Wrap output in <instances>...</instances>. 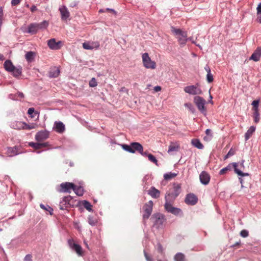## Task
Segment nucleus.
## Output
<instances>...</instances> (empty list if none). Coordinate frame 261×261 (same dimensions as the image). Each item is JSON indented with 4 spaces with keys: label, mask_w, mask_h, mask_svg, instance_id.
I'll return each mask as SVG.
<instances>
[{
    "label": "nucleus",
    "mask_w": 261,
    "mask_h": 261,
    "mask_svg": "<svg viewBox=\"0 0 261 261\" xmlns=\"http://www.w3.org/2000/svg\"><path fill=\"white\" fill-rule=\"evenodd\" d=\"M231 166L233 167L234 170L236 173L238 174L239 175H240L241 176H248L249 174L247 173H243L241 170H239L238 169V163H233L231 164H229L227 167L222 169L220 171V174L223 175L225 174L228 171H230L231 169Z\"/></svg>",
    "instance_id": "1"
},
{
    "label": "nucleus",
    "mask_w": 261,
    "mask_h": 261,
    "mask_svg": "<svg viewBox=\"0 0 261 261\" xmlns=\"http://www.w3.org/2000/svg\"><path fill=\"white\" fill-rule=\"evenodd\" d=\"M143 64L144 67L148 69H154L156 63L151 60L147 53H144L142 56Z\"/></svg>",
    "instance_id": "2"
},
{
    "label": "nucleus",
    "mask_w": 261,
    "mask_h": 261,
    "mask_svg": "<svg viewBox=\"0 0 261 261\" xmlns=\"http://www.w3.org/2000/svg\"><path fill=\"white\" fill-rule=\"evenodd\" d=\"M184 91L191 95H199L202 94V90L199 88L198 84L185 87L184 88Z\"/></svg>",
    "instance_id": "3"
},
{
    "label": "nucleus",
    "mask_w": 261,
    "mask_h": 261,
    "mask_svg": "<svg viewBox=\"0 0 261 261\" xmlns=\"http://www.w3.org/2000/svg\"><path fill=\"white\" fill-rule=\"evenodd\" d=\"M73 200L70 196H65L60 202L59 207L61 210H64L68 207L73 206Z\"/></svg>",
    "instance_id": "4"
},
{
    "label": "nucleus",
    "mask_w": 261,
    "mask_h": 261,
    "mask_svg": "<svg viewBox=\"0 0 261 261\" xmlns=\"http://www.w3.org/2000/svg\"><path fill=\"white\" fill-rule=\"evenodd\" d=\"M60 192L71 193V190H73L75 188V185L72 182H65L60 185Z\"/></svg>",
    "instance_id": "5"
},
{
    "label": "nucleus",
    "mask_w": 261,
    "mask_h": 261,
    "mask_svg": "<svg viewBox=\"0 0 261 261\" xmlns=\"http://www.w3.org/2000/svg\"><path fill=\"white\" fill-rule=\"evenodd\" d=\"M68 244L70 248L74 250L79 255H83V252L82 247L80 245L75 243L74 240L72 239L68 240Z\"/></svg>",
    "instance_id": "6"
},
{
    "label": "nucleus",
    "mask_w": 261,
    "mask_h": 261,
    "mask_svg": "<svg viewBox=\"0 0 261 261\" xmlns=\"http://www.w3.org/2000/svg\"><path fill=\"white\" fill-rule=\"evenodd\" d=\"M194 102L199 111L203 112L205 110L204 107L205 100L204 98L201 97L196 96L194 98Z\"/></svg>",
    "instance_id": "7"
},
{
    "label": "nucleus",
    "mask_w": 261,
    "mask_h": 261,
    "mask_svg": "<svg viewBox=\"0 0 261 261\" xmlns=\"http://www.w3.org/2000/svg\"><path fill=\"white\" fill-rule=\"evenodd\" d=\"M153 202L149 201L147 203H146L144 207V213L143 215L144 219H147L150 216L152 211Z\"/></svg>",
    "instance_id": "8"
},
{
    "label": "nucleus",
    "mask_w": 261,
    "mask_h": 261,
    "mask_svg": "<svg viewBox=\"0 0 261 261\" xmlns=\"http://www.w3.org/2000/svg\"><path fill=\"white\" fill-rule=\"evenodd\" d=\"M99 46L100 44L98 41H88L83 43V47L85 49H97Z\"/></svg>",
    "instance_id": "9"
},
{
    "label": "nucleus",
    "mask_w": 261,
    "mask_h": 261,
    "mask_svg": "<svg viewBox=\"0 0 261 261\" xmlns=\"http://www.w3.org/2000/svg\"><path fill=\"white\" fill-rule=\"evenodd\" d=\"M165 208L168 212L175 215H178L181 212V210L180 208L173 207L171 203L167 202H165Z\"/></svg>",
    "instance_id": "10"
},
{
    "label": "nucleus",
    "mask_w": 261,
    "mask_h": 261,
    "mask_svg": "<svg viewBox=\"0 0 261 261\" xmlns=\"http://www.w3.org/2000/svg\"><path fill=\"white\" fill-rule=\"evenodd\" d=\"M48 137V132L46 130H41L36 134L35 136V139L37 141L41 142L47 139Z\"/></svg>",
    "instance_id": "11"
},
{
    "label": "nucleus",
    "mask_w": 261,
    "mask_h": 261,
    "mask_svg": "<svg viewBox=\"0 0 261 261\" xmlns=\"http://www.w3.org/2000/svg\"><path fill=\"white\" fill-rule=\"evenodd\" d=\"M199 179L203 185H207L210 182L211 176L208 173L203 171L200 174Z\"/></svg>",
    "instance_id": "12"
},
{
    "label": "nucleus",
    "mask_w": 261,
    "mask_h": 261,
    "mask_svg": "<svg viewBox=\"0 0 261 261\" xmlns=\"http://www.w3.org/2000/svg\"><path fill=\"white\" fill-rule=\"evenodd\" d=\"M20 150V148L16 146L13 147H8L7 149L6 154L9 156H13L21 153V151Z\"/></svg>",
    "instance_id": "13"
},
{
    "label": "nucleus",
    "mask_w": 261,
    "mask_h": 261,
    "mask_svg": "<svg viewBox=\"0 0 261 261\" xmlns=\"http://www.w3.org/2000/svg\"><path fill=\"white\" fill-rule=\"evenodd\" d=\"M47 44L49 47L51 49L57 50L61 48L62 45L61 41L56 42V39L53 38L48 41Z\"/></svg>",
    "instance_id": "14"
},
{
    "label": "nucleus",
    "mask_w": 261,
    "mask_h": 261,
    "mask_svg": "<svg viewBox=\"0 0 261 261\" xmlns=\"http://www.w3.org/2000/svg\"><path fill=\"white\" fill-rule=\"evenodd\" d=\"M185 201L188 204L193 205L197 203V198L194 194L190 193L187 195Z\"/></svg>",
    "instance_id": "15"
},
{
    "label": "nucleus",
    "mask_w": 261,
    "mask_h": 261,
    "mask_svg": "<svg viewBox=\"0 0 261 261\" xmlns=\"http://www.w3.org/2000/svg\"><path fill=\"white\" fill-rule=\"evenodd\" d=\"M261 57V47H257L254 51L251 57L249 58L250 60H253L257 62L260 60Z\"/></svg>",
    "instance_id": "16"
},
{
    "label": "nucleus",
    "mask_w": 261,
    "mask_h": 261,
    "mask_svg": "<svg viewBox=\"0 0 261 261\" xmlns=\"http://www.w3.org/2000/svg\"><path fill=\"white\" fill-rule=\"evenodd\" d=\"M59 11L61 15V19L63 20H67L70 16V13L67 8L65 6L60 7Z\"/></svg>",
    "instance_id": "17"
},
{
    "label": "nucleus",
    "mask_w": 261,
    "mask_h": 261,
    "mask_svg": "<svg viewBox=\"0 0 261 261\" xmlns=\"http://www.w3.org/2000/svg\"><path fill=\"white\" fill-rule=\"evenodd\" d=\"M147 193L153 198H158L160 196V191L154 187H151L147 191Z\"/></svg>",
    "instance_id": "18"
},
{
    "label": "nucleus",
    "mask_w": 261,
    "mask_h": 261,
    "mask_svg": "<svg viewBox=\"0 0 261 261\" xmlns=\"http://www.w3.org/2000/svg\"><path fill=\"white\" fill-rule=\"evenodd\" d=\"M172 33L176 36L177 38L179 37H187V33L179 29H176L173 27L171 28Z\"/></svg>",
    "instance_id": "19"
},
{
    "label": "nucleus",
    "mask_w": 261,
    "mask_h": 261,
    "mask_svg": "<svg viewBox=\"0 0 261 261\" xmlns=\"http://www.w3.org/2000/svg\"><path fill=\"white\" fill-rule=\"evenodd\" d=\"M18 123L20 125V128L22 129H32L35 128L37 127V124L36 123H31L28 124L25 122H18Z\"/></svg>",
    "instance_id": "20"
},
{
    "label": "nucleus",
    "mask_w": 261,
    "mask_h": 261,
    "mask_svg": "<svg viewBox=\"0 0 261 261\" xmlns=\"http://www.w3.org/2000/svg\"><path fill=\"white\" fill-rule=\"evenodd\" d=\"M154 218H155V224L158 225L159 226L162 225L165 221L164 215L160 214L155 215Z\"/></svg>",
    "instance_id": "21"
},
{
    "label": "nucleus",
    "mask_w": 261,
    "mask_h": 261,
    "mask_svg": "<svg viewBox=\"0 0 261 261\" xmlns=\"http://www.w3.org/2000/svg\"><path fill=\"white\" fill-rule=\"evenodd\" d=\"M55 129L58 133H62L65 130V125L62 122H55Z\"/></svg>",
    "instance_id": "22"
},
{
    "label": "nucleus",
    "mask_w": 261,
    "mask_h": 261,
    "mask_svg": "<svg viewBox=\"0 0 261 261\" xmlns=\"http://www.w3.org/2000/svg\"><path fill=\"white\" fill-rule=\"evenodd\" d=\"M60 73V70L56 67H53L49 72V76L50 77H56Z\"/></svg>",
    "instance_id": "23"
},
{
    "label": "nucleus",
    "mask_w": 261,
    "mask_h": 261,
    "mask_svg": "<svg viewBox=\"0 0 261 261\" xmlns=\"http://www.w3.org/2000/svg\"><path fill=\"white\" fill-rule=\"evenodd\" d=\"M4 66L5 69L9 72H12L15 67L11 61L10 60H6L4 63Z\"/></svg>",
    "instance_id": "24"
},
{
    "label": "nucleus",
    "mask_w": 261,
    "mask_h": 261,
    "mask_svg": "<svg viewBox=\"0 0 261 261\" xmlns=\"http://www.w3.org/2000/svg\"><path fill=\"white\" fill-rule=\"evenodd\" d=\"M39 30L37 23H32L28 27V33L35 34Z\"/></svg>",
    "instance_id": "25"
},
{
    "label": "nucleus",
    "mask_w": 261,
    "mask_h": 261,
    "mask_svg": "<svg viewBox=\"0 0 261 261\" xmlns=\"http://www.w3.org/2000/svg\"><path fill=\"white\" fill-rule=\"evenodd\" d=\"M132 147L133 148V150L135 151V152L136 151L139 152H141L142 151V148L143 146L142 145L138 142H133L132 143Z\"/></svg>",
    "instance_id": "26"
},
{
    "label": "nucleus",
    "mask_w": 261,
    "mask_h": 261,
    "mask_svg": "<svg viewBox=\"0 0 261 261\" xmlns=\"http://www.w3.org/2000/svg\"><path fill=\"white\" fill-rule=\"evenodd\" d=\"M255 127L254 126H251L248 129L247 132L245 134V140H248L252 136V135L254 133L255 130Z\"/></svg>",
    "instance_id": "27"
},
{
    "label": "nucleus",
    "mask_w": 261,
    "mask_h": 261,
    "mask_svg": "<svg viewBox=\"0 0 261 261\" xmlns=\"http://www.w3.org/2000/svg\"><path fill=\"white\" fill-rule=\"evenodd\" d=\"M175 194L173 193H167L165 195L166 202L171 203L174 201L177 197H174Z\"/></svg>",
    "instance_id": "28"
},
{
    "label": "nucleus",
    "mask_w": 261,
    "mask_h": 261,
    "mask_svg": "<svg viewBox=\"0 0 261 261\" xmlns=\"http://www.w3.org/2000/svg\"><path fill=\"white\" fill-rule=\"evenodd\" d=\"M179 147V146L178 144L171 142L169 146L168 152L170 153L172 152L177 151H178Z\"/></svg>",
    "instance_id": "29"
},
{
    "label": "nucleus",
    "mask_w": 261,
    "mask_h": 261,
    "mask_svg": "<svg viewBox=\"0 0 261 261\" xmlns=\"http://www.w3.org/2000/svg\"><path fill=\"white\" fill-rule=\"evenodd\" d=\"M191 143L194 147L198 149H202L203 148V145L198 139H194L192 140Z\"/></svg>",
    "instance_id": "30"
},
{
    "label": "nucleus",
    "mask_w": 261,
    "mask_h": 261,
    "mask_svg": "<svg viewBox=\"0 0 261 261\" xmlns=\"http://www.w3.org/2000/svg\"><path fill=\"white\" fill-rule=\"evenodd\" d=\"M74 193L78 196H82L84 194V189L81 186H77L75 185V188H73V190Z\"/></svg>",
    "instance_id": "31"
},
{
    "label": "nucleus",
    "mask_w": 261,
    "mask_h": 261,
    "mask_svg": "<svg viewBox=\"0 0 261 261\" xmlns=\"http://www.w3.org/2000/svg\"><path fill=\"white\" fill-rule=\"evenodd\" d=\"M181 186L180 184H174L173 185V193L175 194L174 197H177L180 192Z\"/></svg>",
    "instance_id": "32"
},
{
    "label": "nucleus",
    "mask_w": 261,
    "mask_h": 261,
    "mask_svg": "<svg viewBox=\"0 0 261 261\" xmlns=\"http://www.w3.org/2000/svg\"><path fill=\"white\" fill-rule=\"evenodd\" d=\"M178 173L169 172L164 175V178L166 180H170L177 175Z\"/></svg>",
    "instance_id": "33"
},
{
    "label": "nucleus",
    "mask_w": 261,
    "mask_h": 261,
    "mask_svg": "<svg viewBox=\"0 0 261 261\" xmlns=\"http://www.w3.org/2000/svg\"><path fill=\"white\" fill-rule=\"evenodd\" d=\"M122 148L125 151H128L130 153H134L135 151L133 150V148L132 147V143L129 145L127 144H123L122 145Z\"/></svg>",
    "instance_id": "34"
},
{
    "label": "nucleus",
    "mask_w": 261,
    "mask_h": 261,
    "mask_svg": "<svg viewBox=\"0 0 261 261\" xmlns=\"http://www.w3.org/2000/svg\"><path fill=\"white\" fill-rule=\"evenodd\" d=\"M185 255L181 253H178L174 256L175 261H185Z\"/></svg>",
    "instance_id": "35"
},
{
    "label": "nucleus",
    "mask_w": 261,
    "mask_h": 261,
    "mask_svg": "<svg viewBox=\"0 0 261 261\" xmlns=\"http://www.w3.org/2000/svg\"><path fill=\"white\" fill-rule=\"evenodd\" d=\"M34 57V53L33 51L28 52L25 55V58L28 62H31Z\"/></svg>",
    "instance_id": "36"
},
{
    "label": "nucleus",
    "mask_w": 261,
    "mask_h": 261,
    "mask_svg": "<svg viewBox=\"0 0 261 261\" xmlns=\"http://www.w3.org/2000/svg\"><path fill=\"white\" fill-rule=\"evenodd\" d=\"M253 117L255 123H257L260 119L259 111H253Z\"/></svg>",
    "instance_id": "37"
},
{
    "label": "nucleus",
    "mask_w": 261,
    "mask_h": 261,
    "mask_svg": "<svg viewBox=\"0 0 261 261\" xmlns=\"http://www.w3.org/2000/svg\"><path fill=\"white\" fill-rule=\"evenodd\" d=\"M13 73V75L15 76H19L22 72V68H16L14 67V69L12 71Z\"/></svg>",
    "instance_id": "38"
},
{
    "label": "nucleus",
    "mask_w": 261,
    "mask_h": 261,
    "mask_svg": "<svg viewBox=\"0 0 261 261\" xmlns=\"http://www.w3.org/2000/svg\"><path fill=\"white\" fill-rule=\"evenodd\" d=\"M38 27L39 30L42 29H45L47 28V27L48 25V23L46 21H43V22L40 23H37Z\"/></svg>",
    "instance_id": "39"
},
{
    "label": "nucleus",
    "mask_w": 261,
    "mask_h": 261,
    "mask_svg": "<svg viewBox=\"0 0 261 261\" xmlns=\"http://www.w3.org/2000/svg\"><path fill=\"white\" fill-rule=\"evenodd\" d=\"M84 207L89 211H92V205L87 201H84L83 203Z\"/></svg>",
    "instance_id": "40"
},
{
    "label": "nucleus",
    "mask_w": 261,
    "mask_h": 261,
    "mask_svg": "<svg viewBox=\"0 0 261 261\" xmlns=\"http://www.w3.org/2000/svg\"><path fill=\"white\" fill-rule=\"evenodd\" d=\"M258 105H259V100H255L252 101V105L253 106L252 107V110L253 111H259L258 110Z\"/></svg>",
    "instance_id": "41"
},
{
    "label": "nucleus",
    "mask_w": 261,
    "mask_h": 261,
    "mask_svg": "<svg viewBox=\"0 0 261 261\" xmlns=\"http://www.w3.org/2000/svg\"><path fill=\"white\" fill-rule=\"evenodd\" d=\"M88 223L91 225L94 226L97 223V220L93 217L89 216L88 218Z\"/></svg>",
    "instance_id": "42"
},
{
    "label": "nucleus",
    "mask_w": 261,
    "mask_h": 261,
    "mask_svg": "<svg viewBox=\"0 0 261 261\" xmlns=\"http://www.w3.org/2000/svg\"><path fill=\"white\" fill-rule=\"evenodd\" d=\"M177 39H178V41L179 44H180L181 45H184L186 44L187 41V37H181L180 36L179 38H178Z\"/></svg>",
    "instance_id": "43"
},
{
    "label": "nucleus",
    "mask_w": 261,
    "mask_h": 261,
    "mask_svg": "<svg viewBox=\"0 0 261 261\" xmlns=\"http://www.w3.org/2000/svg\"><path fill=\"white\" fill-rule=\"evenodd\" d=\"M40 206L43 210H45L46 211H48L49 212V213L50 214H51V212L53 211V209L50 206H49L48 205H47L46 206H45L43 204H40Z\"/></svg>",
    "instance_id": "44"
},
{
    "label": "nucleus",
    "mask_w": 261,
    "mask_h": 261,
    "mask_svg": "<svg viewBox=\"0 0 261 261\" xmlns=\"http://www.w3.org/2000/svg\"><path fill=\"white\" fill-rule=\"evenodd\" d=\"M89 86L91 87H95L97 86V83L94 77L92 78L89 83Z\"/></svg>",
    "instance_id": "45"
},
{
    "label": "nucleus",
    "mask_w": 261,
    "mask_h": 261,
    "mask_svg": "<svg viewBox=\"0 0 261 261\" xmlns=\"http://www.w3.org/2000/svg\"><path fill=\"white\" fill-rule=\"evenodd\" d=\"M148 158L150 161L157 165L158 160L152 154H149V155H148Z\"/></svg>",
    "instance_id": "46"
},
{
    "label": "nucleus",
    "mask_w": 261,
    "mask_h": 261,
    "mask_svg": "<svg viewBox=\"0 0 261 261\" xmlns=\"http://www.w3.org/2000/svg\"><path fill=\"white\" fill-rule=\"evenodd\" d=\"M213 80H214L213 75L211 73V72L207 73L206 80H207V82L211 83L213 81Z\"/></svg>",
    "instance_id": "47"
},
{
    "label": "nucleus",
    "mask_w": 261,
    "mask_h": 261,
    "mask_svg": "<svg viewBox=\"0 0 261 261\" xmlns=\"http://www.w3.org/2000/svg\"><path fill=\"white\" fill-rule=\"evenodd\" d=\"M185 106L191 112L194 113V109L191 103H185Z\"/></svg>",
    "instance_id": "48"
},
{
    "label": "nucleus",
    "mask_w": 261,
    "mask_h": 261,
    "mask_svg": "<svg viewBox=\"0 0 261 261\" xmlns=\"http://www.w3.org/2000/svg\"><path fill=\"white\" fill-rule=\"evenodd\" d=\"M29 145H30V146L33 147V148H34L36 149H40V143L31 142V143H30Z\"/></svg>",
    "instance_id": "49"
},
{
    "label": "nucleus",
    "mask_w": 261,
    "mask_h": 261,
    "mask_svg": "<svg viewBox=\"0 0 261 261\" xmlns=\"http://www.w3.org/2000/svg\"><path fill=\"white\" fill-rule=\"evenodd\" d=\"M235 153V151L233 149L231 148L228 151V153L226 155L225 159H227L233 155Z\"/></svg>",
    "instance_id": "50"
},
{
    "label": "nucleus",
    "mask_w": 261,
    "mask_h": 261,
    "mask_svg": "<svg viewBox=\"0 0 261 261\" xmlns=\"http://www.w3.org/2000/svg\"><path fill=\"white\" fill-rule=\"evenodd\" d=\"M240 235L243 238L247 237L249 235L248 231L246 230H242L240 232Z\"/></svg>",
    "instance_id": "51"
},
{
    "label": "nucleus",
    "mask_w": 261,
    "mask_h": 261,
    "mask_svg": "<svg viewBox=\"0 0 261 261\" xmlns=\"http://www.w3.org/2000/svg\"><path fill=\"white\" fill-rule=\"evenodd\" d=\"M21 1V0H12L11 1V4L12 6H16L17 5H18L20 2Z\"/></svg>",
    "instance_id": "52"
},
{
    "label": "nucleus",
    "mask_w": 261,
    "mask_h": 261,
    "mask_svg": "<svg viewBox=\"0 0 261 261\" xmlns=\"http://www.w3.org/2000/svg\"><path fill=\"white\" fill-rule=\"evenodd\" d=\"M49 145L48 142L40 143V147L42 148L43 147H46L49 146Z\"/></svg>",
    "instance_id": "53"
},
{
    "label": "nucleus",
    "mask_w": 261,
    "mask_h": 261,
    "mask_svg": "<svg viewBox=\"0 0 261 261\" xmlns=\"http://www.w3.org/2000/svg\"><path fill=\"white\" fill-rule=\"evenodd\" d=\"M24 261H32V255L30 254H28L25 256Z\"/></svg>",
    "instance_id": "54"
},
{
    "label": "nucleus",
    "mask_w": 261,
    "mask_h": 261,
    "mask_svg": "<svg viewBox=\"0 0 261 261\" xmlns=\"http://www.w3.org/2000/svg\"><path fill=\"white\" fill-rule=\"evenodd\" d=\"M106 12L112 13L113 14H114L115 15L116 14V11L114 10H113V9L107 8V9H106Z\"/></svg>",
    "instance_id": "55"
},
{
    "label": "nucleus",
    "mask_w": 261,
    "mask_h": 261,
    "mask_svg": "<svg viewBox=\"0 0 261 261\" xmlns=\"http://www.w3.org/2000/svg\"><path fill=\"white\" fill-rule=\"evenodd\" d=\"M145 258L147 261H152V259L150 256H149L146 252H144Z\"/></svg>",
    "instance_id": "56"
},
{
    "label": "nucleus",
    "mask_w": 261,
    "mask_h": 261,
    "mask_svg": "<svg viewBox=\"0 0 261 261\" xmlns=\"http://www.w3.org/2000/svg\"><path fill=\"white\" fill-rule=\"evenodd\" d=\"M256 20L257 22L261 23V13H257Z\"/></svg>",
    "instance_id": "57"
},
{
    "label": "nucleus",
    "mask_w": 261,
    "mask_h": 261,
    "mask_svg": "<svg viewBox=\"0 0 261 261\" xmlns=\"http://www.w3.org/2000/svg\"><path fill=\"white\" fill-rule=\"evenodd\" d=\"M257 10V13H261V3H260L256 8Z\"/></svg>",
    "instance_id": "58"
},
{
    "label": "nucleus",
    "mask_w": 261,
    "mask_h": 261,
    "mask_svg": "<svg viewBox=\"0 0 261 261\" xmlns=\"http://www.w3.org/2000/svg\"><path fill=\"white\" fill-rule=\"evenodd\" d=\"M34 112V109L33 108H29L28 111V113L29 115L32 114Z\"/></svg>",
    "instance_id": "59"
},
{
    "label": "nucleus",
    "mask_w": 261,
    "mask_h": 261,
    "mask_svg": "<svg viewBox=\"0 0 261 261\" xmlns=\"http://www.w3.org/2000/svg\"><path fill=\"white\" fill-rule=\"evenodd\" d=\"M141 155H142L143 156H147L148 157V155H149V154L147 152H144L143 151V148H142V151H141V152H139Z\"/></svg>",
    "instance_id": "60"
},
{
    "label": "nucleus",
    "mask_w": 261,
    "mask_h": 261,
    "mask_svg": "<svg viewBox=\"0 0 261 261\" xmlns=\"http://www.w3.org/2000/svg\"><path fill=\"white\" fill-rule=\"evenodd\" d=\"M154 90L155 91V92H159V91H160L161 90V87L160 86H155L154 87Z\"/></svg>",
    "instance_id": "61"
},
{
    "label": "nucleus",
    "mask_w": 261,
    "mask_h": 261,
    "mask_svg": "<svg viewBox=\"0 0 261 261\" xmlns=\"http://www.w3.org/2000/svg\"><path fill=\"white\" fill-rule=\"evenodd\" d=\"M204 69L205 70L207 73L211 72L210 68L208 65H206V66L204 67Z\"/></svg>",
    "instance_id": "62"
},
{
    "label": "nucleus",
    "mask_w": 261,
    "mask_h": 261,
    "mask_svg": "<svg viewBox=\"0 0 261 261\" xmlns=\"http://www.w3.org/2000/svg\"><path fill=\"white\" fill-rule=\"evenodd\" d=\"M37 10V8L35 6V5H33L31 7V11L32 12H34V11H36Z\"/></svg>",
    "instance_id": "63"
},
{
    "label": "nucleus",
    "mask_w": 261,
    "mask_h": 261,
    "mask_svg": "<svg viewBox=\"0 0 261 261\" xmlns=\"http://www.w3.org/2000/svg\"><path fill=\"white\" fill-rule=\"evenodd\" d=\"M205 133L207 135H211V130L210 129H207L205 131Z\"/></svg>",
    "instance_id": "64"
}]
</instances>
